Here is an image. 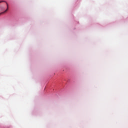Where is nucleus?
<instances>
[{
    "instance_id": "obj_1",
    "label": "nucleus",
    "mask_w": 128,
    "mask_h": 128,
    "mask_svg": "<svg viewBox=\"0 0 128 128\" xmlns=\"http://www.w3.org/2000/svg\"><path fill=\"white\" fill-rule=\"evenodd\" d=\"M6 6H7L6 10L4 12L0 13V14H4V12H8V3H6Z\"/></svg>"
},
{
    "instance_id": "obj_2",
    "label": "nucleus",
    "mask_w": 128,
    "mask_h": 128,
    "mask_svg": "<svg viewBox=\"0 0 128 128\" xmlns=\"http://www.w3.org/2000/svg\"><path fill=\"white\" fill-rule=\"evenodd\" d=\"M4 2V1H0V2Z\"/></svg>"
}]
</instances>
